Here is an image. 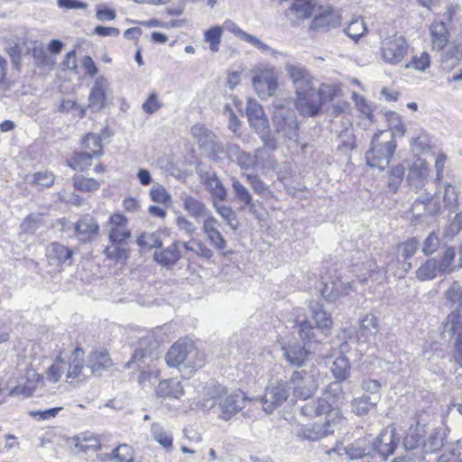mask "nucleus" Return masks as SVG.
<instances>
[{
	"mask_svg": "<svg viewBox=\"0 0 462 462\" xmlns=\"http://www.w3.org/2000/svg\"><path fill=\"white\" fill-rule=\"evenodd\" d=\"M317 0H294L286 11L290 19H307L316 14L318 8Z\"/></svg>",
	"mask_w": 462,
	"mask_h": 462,
	"instance_id": "obj_26",
	"label": "nucleus"
},
{
	"mask_svg": "<svg viewBox=\"0 0 462 462\" xmlns=\"http://www.w3.org/2000/svg\"><path fill=\"white\" fill-rule=\"evenodd\" d=\"M315 17L311 23V29L325 30L330 27H336L339 24L338 16L329 6H319L318 5Z\"/></svg>",
	"mask_w": 462,
	"mask_h": 462,
	"instance_id": "obj_28",
	"label": "nucleus"
},
{
	"mask_svg": "<svg viewBox=\"0 0 462 462\" xmlns=\"http://www.w3.org/2000/svg\"><path fill=\"white\" fill-rule=\"evenodd\" d=\"M223 31H228L232 32L234 35H236L239 40L244 41L245 42L250 43L254 48L258 49L259 51L263 52H268L272 55H276L279 53V51L273 50L270 46H268L266 43L263 42L260 39H258L256 36L247 33L246 32L243 31L241 28L238 27L236 23L234 22L227 20L224 23Z\"/></svg>",
	"mask_w": 462,
	"mask_h": 462,
	"instance_id": "obj_21",
	"label": "nucleus"
},
{
	"mask_svg": "<svg viewBox=\"0 0 462 462\" xmlns=\"http://www.w3.org/2000/svg\"><path fill=\"white\" fill-rule=\"evenodd\" d=\"M425 434L424 426L420 424L411 425L403 439L405 449H413L419 447L421 437Z\"/></svg>",
	"mask_w": 462,
	"mask_h": 462,
	"instance_id": "obj_45",
	"label": "nucleus"
},
{
	"mask_svg": "<svg viewBox=\"0 0 462 462\" xmlns=\"http://www.w3.org/2000/svg\"><path fill=\"white\" fill-rule=\"evenodd\" d=\"M245 177L255 194L266 199L273 197V192L269 186L263 182L258 175L247 173Z\"/></svg>",
	"mask_w": 462,
	"mask_h": 462,
	"instance_id": "obj_46",
	"label": "nucleus"
},
{
	"mask_svg": "<svg viewBox=\"0 0 462 462\" xmlns=\"http://www.w3.org/2000/svg\"><path fill=\"white\" fill-rule=\"evenodd\" d=\"M108 239L111 244H123L131 236L127 219L122 214H113L107 222Z\"/></svg>",
	"mask_w": 462,
	"mask_h": 462,
	"instance_id": "obj_18",
	"label": "nucleus"
},
{
	"mask_svg": "<svg viewBox=\"0 0 462 462\" xmlns=\"http://www.w3.org/2000/svg\"><path fill=\"white\" fill-rule=\"evenodd\" d=\"M214 208L217 214L223 218V220L232 230L237 229L236 214L231 207L218 205L217 203L214 202Z\"/></svg>",
	"mask_w": 462,
	"mask_h": 462,
	"instance_id": "obj_57",
	"label": "nucleus"
},
{
	"mask_svg": "<svg viewBox=\"0 0 462 462\" xmlns=\"http://www.w3.org/2000/svg\"><path fill=\"white\" fill-rule=\"evenodd\" d=\"M430 35L433 49L441 51L448 45L449 41V32L444 23H433L430 27Z\"/></svg>",
	"mask_w": 462,
	"mask_h": 462,
	"instance_id": "obj_35",
	"label": "nucleus"
},
{
	"mask_svg": "<svg viewBox=\"0 0 462 462\" xmlns=\"http://www.w3.org/2000/svg\"><path fill=\"white\" fill-rule=\"evenodd\" d=\"M78 238L82 242H88L95 238L99 232L97 221L91 216H83L75 225Z\"/></svg>",
	"mask_w": 462,
	"mask_h": 462,
	"instance_id": "obj_29",
	"label": "nucleus"
},
{
	"mask_svg": "<svg viewBox=\"0 0 462 462\" xmlns=\"http://www.w3.org/2000/svg\"><path fill=\"white\" fill-rule=\"evenodd\" d=\"M430 167L422 159H417L409 170L407 182L411 189L420 190L428 182Z\"/></svg>",
	"mask_w": 462,
	"mask_h": 462,
	"instance_id": "obj_19",
	"label": "nucleus"
},
{
	"mask_svg": "<svg viewBox=\"0 0 462 462\" xmlns=\"http://www.w3.org/2000/svg\"><path fill=\"white\" fill-rule=\"evenodd\" d=\"M246 401L251 399L243 391L229 393L225 385L209 382L204 386L197 406L203 411L217 413L219 420L227 421L245 408Z\"/></svg>",
	"mask_w": 462,
	"mask_h": 462,
	"instance_id": "obj_1",
	"label": "nucleus"
},
{
	"mask_svg": "<svg viewBox=\"0 0 462 462\" xmlns=\"http://www.w3.org/2000/svg\"><path fill=\"white\" fill-rule=\"evenodd\" d=\"M72 251L65 245L54 242L46 249V256L50 265L62 267L63 264L72 263Z\"/></svg>",
	"mask_w": 462,
	"mask_h": 462,
	"instance_id": "obj_23",
	"label": "nucleus"
},
{
	"mask_svg": "<svg viewBox=\"0 0 462 462\" xmlns=\"http://www.w3.org/2000/svg\"><path fill=\"white\" fill-rule=\"evenodd\" d=\"M444 445L443 434L439 430L432 432L423 444L425 452L433 453L440 449Z\"/></svg>",
	"mask_w": 462,
	"mask_h": 462,
	"instance_id": "obj_63",
	"label": "nucleus"
},
{
	"mask_svg": "<svg viewBox=\"0 0 462 462\" xmlns=\"http://www.w3.org/2000/svg\"><path fill=\"white\" fill-rule=\"evenodd\" d=\"M342 130H336L338 137L342 139V145L347 150H353L356 147L355 136L352 134V123L348 117L343 116L340 119Z\"/></svg>",
	"mask_w": 462,
	"mask_h": 462,
	"instance_id": "obj_48",
	"label": "nucleus"
},
{
	"mask_svg": "<svg viewBox=\"0 0 462 462\" xmlns=\"http://www.w3.org/2000/svg\"><path fill=\"white\" fill-rule=\"evenodd\" d=\"M113 462H134V452L132 447L122 444L113 451Z\"/></svg>",
	"mask_w": 462,
	"mask_h": 462,
	"instance_id": "obj_59",
	"label": "nucleus"
},
{
	"mask_svg": "<svg viewBox=\"0 0 462 462\" xmlns=\"http://www.w3.org/2000/svg\"><path fill=\"white\" fill-rule=\"evenodd\" d=\"M232 188L234 189L236 199L244 203L245 207H248L250 211H253V208H254V203L253 202V196L249 192L248 189L236 179L232 180Z\"/></svg>",
	"mask_w": 462,
	"mask_h": 462,
	"instance_id": "obj_47",
	"label": "nucleus"
},
{
	"mask_svg": "<svg viewBox=\"0 0 462 462\" xmlns=\"http://www.w3.org/2000/svg\"><path fill=\"white\" fill-rule=\"evenodd\" d=\"M151 434L154 441L162 446L167 452H171L173 448L172 433L165 427L158 422H154L151 426Z\"/></svg>",
	"mask_w": 462,
	"mask_h": 462,
	"instance_id": "obj_38",
	"label": "nucleus"
},
{
	"mask_svg": "<svg viewBox=\"0 0 462 462\" xmlns=\"http://www.w3.org/2000/svg\"><path fill=\"white\" fill-rule=\"evenodd\" d=\"M275 134L283 141L298 143L299 123L293 110L283 106L277 107L273 116Z\"/></svg>",
	"mask_w": 462,
	"mask_h": 462,
	"instance_id": "obj_6",
	"label": "nucleus"
},
{
	"mask_svg": "<svg viewBox=\"0 0 462 462\" xmlns=\"http://www.w3.org/2000/svg\"><path fill=\"white\" fill-rule=\"evenodd\" d=\"M206 188L215 199L224 200L226 197V189L224 188L221 180L215 174L207 178Z\"/></svg>",
	"mask_w": 462,
	"mask_h": 462,
	"instance_id": "obj_52",
	"label": "nucleus"
},
{
	"mask_svg": "<svg viewBox=\"0 0 462 462\" xmlns=\"http://www.w3.org/2000/svg\"><path fill=\"white\" fill-rule=\"evenodd\" d=\"M376 404L375 400L371 399L367 394H363L361 397L355 398L352 401V410L356 415L361 416L366 414Z\"/></svg>",
	"mask_w": 462,
	"mask_h": 462,
	"instance_id": "obj_51",
	"label": "nucleus"
},
{
	"mask_svg": "<svg viewBox=\"0 0 462 462\" xmlns=\"http://www.w3.org/2000/svg\"><path fill=\"white\" fill-rule=\"evenodd\" d=\"M180 241L173 242L168 247L154 252V260L161 265L171 267L174 265L181 257L180 252Z\"/></svg>",
	"mask_w": 462,
	"mask_h": 462,
	"instance_id": "obj_32",
	"label": "nucleus"
},
{
	"mask_svg": "<svg viewBox=\"0 0 462 462\" xmlns=\"http://www.w3.org/2000/svg\"><path fill=\"white\" fill-rule=\"evenodd\" d=\"M310 309L312 313V318L315 320L316 328L322 331L329 330L333 321L331 315L324 310L323 306L319 302L311 301L310 303Z\"/></svg>",
	"mask_w": 462,
	"mask_h": 462,
	"instance_id": "obj_39",
	"label": "nucleus"
},
{
	"mask_svg": "<svg viewBox=\"0 0 462 462\" xmlns=\"http://www.w3.org/2000/svg\"><path fill=\"white\" fill-rule=\"evenodd\" d=\"M190 133L194 139L197 140L199 148L205 152L209 146L213 145V141L217 135L203 125L198 124L191 127Z\"/></svg>",
	"mask_w": 462,
	"mask_h": 462,
	"instance_id": "obj_40",
	"label": "nucleus"
},
{
	"mask_svg": "<svg viewBox=\"0 0 462 462\" xmlns=\"http://www.w3.org/2000/svg\"><path fill=\"white\" fill-rule=\"evenodd\" d=\"M395 448L394 430L386 428L383 430L380 435L375 439L372 449L386 459L388 456L393 453Z\"/></svg>",
	"mask_w": 462,
	"mask_h": 462,
	"instance_id": "obj_25",
	"label": "nucleus"
},
{
	"mask_svg": "<svg viewBox=\"0 0 462 462\" xmlns=\"http://www.w3.org/2000/svg\"><path fill=\"white\" fill-rule=\"evenodd\" d=\"M43 384V376L32 366H27L20 376L17 385L10 390V396L30 397L40 385Z\"/></svg>",
	"mask_w": 462,
	"mask_h": 462,
	"instance_id": "obj_14",
	"label": "nucleus"
},
{
	"mask_svg": "<svg viewBox=\"0 0 462 462\" xmlns=\"http://www.w3.org/2000/svg\"><path fill=\"white\" fill-rule=\"evenodd\" d=\"M67 367V363L61 358H56L46 371V379L53 383H58Z\"/></svg>",
	"mask_w": 462,
	"mask_h": 462,
	"instance_id": "obj_56",
	"label": "nucleus"
},
{
	"mask_svg": "<svg viewBox=\"0 0 462 462\" xmlns=\"http://www.w3.org/2000/svg\"><path fill=\"white\" fill-rule=\"evenodd\" d=\"M448 333L450 337H459L462 334V304L451 311L443 323V334Z\"/></svg>",
	"mask_w": 462,
	"mask_h": 462,
	"instance_id": "obj_37",
	"label": "nucleus"
},
{
	"mask_svg": "<svg viewBox=\"0 0 462 462\" xmlns=\"http://www.w3.org/2000/svg\"><path fill=\"white\" fill-rule=\"evenodd\" d=\"M180 245H182L187 252H192L201 258L208 260L214 255L213 251L198 238L192 237L188 242H180Z\"/></svg>",
	"mask_w": 462,
	"mask_h": 462,
	"instance_id": "obj_43",
	"label": "nucleus"
},
{
	"mask_svg": "<svg viewBox=\"0 0 462 462\" xmlns=\"http://www.w3.org/2000/svg\"><path fill=\"white\" fill-rule=\"evenodd\" d=\"M246 116L250 126L259 134H271L269 131V121L260 104L254 99H248L246 105Z\"/></svg>",
	"mask_w": 462,
	"mask_h": 462,
	"instance_id": "obj_17",
	"label": "nucleus"
},
{
	"mask_svg": "<svg viewBox=\"0 0 462 462\" xmlns=\"http://www.w3.org/2000/svg\"><path fill=\"white\" fill-rule=\"evenodd\" d=\"M409 44L402 35L393 34L381 41L380 57L385 63L397 65L408 54Z\"/></svg>",
	"mask_w": 462,
	"mask_h": 462,
	"instance_id": "obj_9",
	"label": "nucleus"
},
{
	"mask_svg": "<svg viewBox=\"0 0 462 462\" xmlns=\"http://www.w3.org/2000/svg\"><path fill=\"white\" fill-rule=\"evenodd\" d=\"M253 73V86L259 97H266L275 95L278 88V77L273 66L259 64L254 67Z\"/></svg>",
	"mask_w": 462,
	"mask_h": 462,
	"instance_id": "obj_8",
	"label": "nucleus"
},
{
	"mask_svg": "<svg viewBox=\"0 0 462 462\" xmlns=\"http://www.w3.org/2000/svg\"><path fill=\"white\" fill-rule=\"evenodd\" d=\"M284 69L295 88V106L303 116H313L320 109L324 90L316 89L309 70L299 62H286Z\"/></svg>",
	"mask_w": 462,
	"mask_h": 462,
	"instance_id": "obj_2",
	"label": "nucleus"
},
{
	"mask_svg": "<svg viewBox=\"0 0 462 462\" xmlns=\"http://www.w3.org/2000/svg\"><path fill=\"white\" fill-rule=\"evenodd\" d=\"M122 244H111L105 248L104 254L110 260L116 262H123L127 259L128 252L121 246Z\"/></svg>",
	"mask_w": 462,
	"mask_h": 462,
	"instance_id": "obj_64",
	"label": "nucleus"
},
{
	"mask_svg": "<svg viewBox=\"0 0 462 462\" xmlns=\"http://www.w3.org/2000/svg\"><path fill=\"white\" fill-rule=\"evenodd\" d=\"M107 86L108 83L105 78L100 77L96 79L88 97V107L93 112H98L105 106Z\"/></svg>",
	"mask_w": 462,
	"mask_h": 462,
	"instance_id": "obj_27",
	"label": "nucleus"
},
{
	"mask_svg": "<svg viewBox=\"0 0 462 462\" xmlns=\"http://www.w3.org/2000/svg\"><path fill=\"white\" fill-rule=\"evenodd\" d=\"M434 200L440 201L443 209L455 210L458 206V191L455 186L445 182L435 194Z\"/></svg>",
	"mask_w": 462,
	"mask_h": 462,
	"instance_id": "obj_30",
	"label": "nucleus"
},
{
	"mask_svg": "<svg viewBox=\"0 0 462 462\" xmlns=\"http://www.w3.org/2000/svg\"><path fill=\"white\" fill-rule=\"evenodd\" d=\"M75 447L82 451L98 450L101 444L97 438L90 432H83L77 436L75 439Z\"/></svg>",
	"mask_w": 462,
	"mask_h": 462,
	"instance_id": "obj_44",
	"label": "nucleus"
},
{
	"mask_svg": "<svg viewBox=\"0 0 462 462\" xmlns=\"http://www.w3.org/2000/svg\"><path fill=\"white\" fill-rule=\"evenodd\" d=\"M430 54L427 51H421L420 54L413 55L411 60L405 65V68H411L419 71H424L430 67Z\"/></svg>",
	"mask_w": 462,
	"mask_h": 462,
	"instance_id": "obj_60",
	"label": "nucleus"
},
{
	"mask_svg": "<svg viewBox=\"0 0 462 462\" xmlns=\"http://www.w3.org/2000/svg\"><path fill=\"white\" fill-rule=\"evenodd\" d=\"M291 394V387L287 381L280 378L271 379L265 387L263 396L261 398L263 410L271 414L282 406Z\"/></svg>",
	"mask_w": 462,
	"mask_h": 462,
	"instance_id": "obj_7",
	"label": "nucleus"
},
{
	"mask_svg": "<svg viewBox=\"0 0 462 462\" xmlns=\"http://www.w3.org/2000/svg\"><path fill=\"white\" fill-rule=\"evenodd\" d=\"M157 346V342L151 335H145L136 342L132 358L125 364V368H131L133 365H136L138 368L145 363L147 359H152L153 351Z\"/></svg>",
	"mask_w": 462,
	"mask_h": 462,
	"instance_id": "obj_16",
	"label": "nucleus"
},
{
	"mask_svg": "<svg viewBox=\"0 0 462 462\" xmlns=\"http://www.w3.org/2000/svg\"><path fill=\"white\" fill-rule=\"evenodd\" d=\"M93 156L95 155L88 151L77 152L69 162V165L74 170L84 171L91 165Z\"/></svg>",
	"mask_w": 462,
	"mask_h": 462,
	"instance_id": "obj_54",
	"label": "nucleus"
},
{
	"mask_svg": "<svg viewBox=\"0 0 462 462\" xmlns=\"http://www.w3.org/2000/svg\"><path fill=\"white\" fill-rule=\"evenodd\" d=\"M169 366H180L195 370L204 365V355L194 346L189 338H180L168 350L165 356Z\"/></svg>",
	"mask_w": 462,
	"mask_h": 462,
	"instance_id": "obj_5",
	"label": "nucleus"
},
{
	"mask_svg": "<svg viewBox=\"0 0 462 462\" xmlns=\"http://www.w3.org/2000/svg\"><path fill=\"white\" fill-rule=\"evenodd\" d=\"M66 369V382L74 386L79 385L91 375L88 365L84 364L83 351L80 348H76L71 354Z\"/></svg>",
	"mask_w": 462,
	"mask_h": 462,
	"instance_id": "obj_12",
	"label": "nucleus"
},
{
	"mask_svg": "<svg viewBox=\"0 0 462 462\" xmlns=\"http://www.w3.org/2000/svg\"><path fill=\"white\" fill-rule=\"evenodd\" d=\"M331 372L337 381H345L350 374V364L347 357L340 356L337 357L332 365Z\"/></svg>",
	"mask_w": 462,
	"mask_h": 462,
	"instance_id": "obj_49",
	"label": "nucleus"
},
{
	"mask_svg": "<svg viewBox=\"0 0 462 462\" xmlns=\"http://www.w3.org/2000/svg\"><path fill=\"white\" fill-rule=\"evenodd\" d=\"M340 420H335L333 421L332 418L326 415L324 421L315 422L311 426H308L302 428L299 432V437L315 441L319 440L321 438L328 436L330 433H333V426L338 423Z\"/></svg>",
	"mask_w": 462,
	"mask_h": 462,
	"instance_id": "obj_20",
	"label": "nucleus"
},
{
	"mask_svg": "<svg viewBox=\"0 0 462 462\" xmlns=\"http://www.w3.org/2000/svg\"><path fill=\"white\" fill-rule=\"evenodd\" d=\"M137 244L143 248L152 249L160 247L162 243L158 232H144L137 238Z\"/></svg>",
	"mask_w": 462,
	"mask_h": 462,
	"instance_id": "obj_58",
	"label": "nucleus"
},
{
	"mask_svg": "<svg viewBox=\"0 0 462 462\" xmlns=\"http://www.w3.org/2000/svg\"><path fill=\"white\" fill-rule=\"evenodd\" d=\"M218 221L212 216L203 220L201 230L206 236L208 242L217 251H224L226 246V241L218 230Z\"/></svg>",
	"mask_w": 462,
	"mask_h": 462,
	"instance_id": "obj_22",
	"label": "nucleus"
},
{
	"mask_svg": "<svg viewBox=\"0 0 462 462\" xmlns=\"http://www.w3.org/2000/svg\"><path fill=\"white\" fill-rule=\"evenodd\" d=\"M294 397L301 400L310 398L319 388L318 374L315 368L294 371L290 379Z\"/></svg>",
	"mask_w": 462,
	"mask_h": 462,
	"instance_id": "obj_10",
	"label": "nucleus"
},
{
	"mask_svg": "<svg viewBox=\"0 0 462 462\" xmlns=\"http://www.w3.org/2000/svg\"><path fill=\"white\" fill-rule=\"evenodd\" d=\"M367 28L363 20L356 19L352 21L349 25L345 29V32L348 37L353 39L356 42L365 34Z\"/></svg>",
	"mask_w": 462,
	"mask_h": 462,
	"instance_id": "obj_62",
	"label": "nucleus"
},
{
	"mask_svg": "<svg viewBox=\"0 0 462 462\" xmlns=\"http://www.w3.org/2000/svg\"><path fill=\"white\" fill-rule=\"evenodd\" d=\"M182 202L184 209L196 219L203 218L204 220L213 216L202 201L192 196H184Z\"/></svg>",
	"mask_w": 462,
	"mask_h": 462,
	"instance_id": "obj_36",
	"label": "nucleus"
},
{
	"mask_svg": "<svg viewBox=\"0 0 462 462\" xmlns=\"http://www.w3.org/2000/svg\"><path fill=\"white\" fill-rule=\"evenodd\" d=\"M344 396L341 381L330 383L323 391L322 396L316 402L306 403L300 407V412L304 416L313 417L328 415L335 420H341L339 411L332 408L333 404Z\"/></svg>",
	"mask_w": 462,
	"mask_h": 462,
	"instance_id": "obj_3",
	"label": "nucleus"
},
{
	"mask_svg": "<svg viewBox=\"0 0 462 462\" xmlns=\"http://www.w3.org/2000/svg\"><path fill=\"white\" fill-rule=\"evenodd\" d=\"M442 205L440 201L434 200L429 193L420 195L411 208V222L414 225L427 222V217H434L441 214Z\"/></svg>",
	"mask_w": 462,
	"mask_h": 462,
	"instance_id": "obj_11",
	"label": "nucleus"
},
{
	"mask_svg": "<svg viewBox=\"0 0 462 462\" xmlns=\"http://www.w3.org/2000/svg\"><path fill=\"white\" fill-rule=\"evenodd\" d=\"M351 291H353L351 282L336 279L324 284L321 290V295L327 301L333 302L340 297L348 295Z\"/></svg>",
	"mask_w": 462,
	"mask_h": 462,
	"instance_id": "obj_24",
	"label": "nucleus"
},
{
	"mask_svg": "<svg viewBox=\"0 0 462 462\" xmlns=\"http://www.w3.org/2000/svg\"><path fill=\"white\" fill-rule=\"evenodd\" d=\"M82 146L97 157L103 154L102 138L97 134L89 133L86 134L82 141Z\"/></svg>",
	"mask_w": 462,
	"mask_h": 462,
	"instance_id": "obj_50",
	"label": "nucleus"
},
{
	"mask_svg": "<svg viewBox=\"0 0 462 462\" xmlns=\"http://www.w3.org/2000/svg\"><path fill=\"white\" fill-rule=\"evenodd\" d=\"M222 34L223 28L218 25L213 26L205 32L204 40L209 43V49L212 52L218 51Z\"/></svg>",
	"mask_w": 462,
	"mask_h": 462,
	"instance_id": "obj_55",
	"label": "nucleus"
},
{
	"mask_svg": "<svg viewBox=\"0 0 462 462\" xmlns=\"http://www.w3.org/2000/svg\"><path fill=\"white\" fill-rule=\"evenodd\" d=\"M419 245V241L414 237L398 245L397 262L400 261V258H402L404 262L402 263V267L397 270L394 269V266L392 265L391 262L387 263L383 269V273L385 274L387 272L392 271L394 276L398 278L404 277L411 268V263L410 262H406V260L413 256L418 250Z\"/></svg>",
	"mask_w": 462,
	"mask_h": 462,
	"instance_id": "obj_15",
	"label": "nucleus"
},
{
	"mask_svg": "<svg viewBox=\"0 0 462 462\" xmlns=\"http://www.w3.org/2000/svg\"><path fill=\"white\" fill-rule=\"evenodd\" d=\"M263 145L254 151L255 169L262 170L263 172L275 170L277 162L272 154V152L277 149L275 138L271 134L261 135Z\"/></svg>",
	"mask_w": 462,
	"mask_h": 462,
	"instance_id": "obj_13",
	"label": "nucleus"
},
{
	"mask_svg": "<svg viewBox=\"0 0 462 462\" xmlns=\"http://www.w3.org/2000/svg\"><path fill=\"white\" fill-rule=\"evenodd\" d=\"M284 359L292 366H302L308 356L305 347L299 343H292L282 346Z\"/></svg>",
	"mask_w": 462,
	"mask_h": 462,
	"instance_id": "obj_31",
	"label": "nucleus"
},
{
	"mask_svg": "<svg viewBox=\"0 0 462 462\" xmlns=\"http://www.w3.org/2000/svg\"><path fill=\"white\" fill-rule=\"evenodd\" d=\"M442 60L449 61L451 65L458 63L462 60V42H452L442 56Z\"/></svg>",
	"mask_w": 462,
	"mask_h": 462,
	"instance_id": "obj_61",
	"label": "nucleus"
},
{
	"mask_svg": "<svg viewBox=\"0 0 462 462\" xmlns=\"http://www.w3.org/2000/svg\"><path fill=\"white\" fill-rule=\"evenodd\" d=\"M88 365L91 375H99L105 369L112 365V360L106 350L93 351L88 357Z\"/></svg>",
	"mask_w": 462,
	"mask_h": 462,
	"instance_id": "obj_34",
	"label": "nucleus"
},
{
	"mask_svg": "<svg viewBox=\"0 0 462 462\" xmlns=\"http://www.w3.org/2000/svg\"><path fill=\"white\" fill-rule=\"evenodd\" d=\"M227 157L236 162L242 170L255 169L254 154L243 151L239 145L231 143L227 145Z\"/></svg>",
	"mask_w": 462,
	"mask_h": 462,
	"instance_id": "obj_33",
	"label": "nucleus"
},
{
	"mask_svg": "<svg viewBox=\"0 0 462 462\" xmlns=\"http://www.w3.org/2000/svg\"><path fill=\"white\" fill-rule=\"evenodd\" d=\"M156 393L160 396L179 399L183 394V388L177 379L162 380L159 383Z\"/></svg>",
	"mask_w": 462,
	"mask_h": 462,
	"instance_id": "obj_41",
	"label": "nucleus"
},
{
	"mask_svg": "<svg viewBox=\"0 0 462 462\" xmlns=\"http://www.w3.org/2000/svg\"><path fill=\"white\" fill-rule=\"evenodd\" d=\"M439 273H441L439 262L436 258H430L417 269L415 273L419 281L425 282L433 280Z\"/></svg>",
	"mask_w": 462,
	"mask_h": 462,
	"instance_id": "obj_42",
	"label": "nucleus"
},
{
	"mask_svg": "<svg viewBox=\"0 0 462 462\" xmlns=\"http://www.w3.org/2000/svg\"><path fill=\"white\" fill-rule=\"evenodd\" d=\"M360 334L362 337H368L375 335L379 331L377 318L373 314H366L360 321Z\"/></svg>",
	"mask_w": 462,
	"mask_h": 462,
	"instance_id": "obj_53",
	"label": "nucleus"
},
{
	"mask_svg": "<svg viewBox=\"0 0 462 462\" xmlns=\"http://www.w3.org/2000/svg\"><path fill=\"white\" fill-rule=\"evenodd\" d=\"M395 149L394 133L378 131L374 134L370 148L365 153L366 163L372 168L383 171L388 167Z\"/></svg>",
	"mask_w": 462,
	"mask_h": 462,
	"instance_id": "obj_4",
	"label": "nucleus"
}]
</instances>
